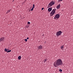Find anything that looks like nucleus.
Listing matches in <instances>:
<instances>
[{"label":"nucleus","mask_w":73,"mask_h":73,"mask_svg":"<svg viewBox=\"0 0 73 73\" xmlns=\"http://www.w3.org/2000/svg\"><path fill=\"white\" fill-rule=\"evenodd\" d=\"M62 64H63V63H62V60L58 59L56 60V62H54L53 65L56 68V67H57V66H60V65H61Z\"/></svg>","instance_id":"1"},{"label":"nucleus","mask_w":73,"mask_h":73,"mask_svg":"<svg viewBox=\"0 0 73 73\" xmlns=\"http://www.w3.org/2000/svg\"><path fill=\"white\" fill-rule=\"evenodd\" d=\"M56 13V9H52V11L50 13V16H53Z\"/></svg>","instance_id":"2"},{"label":"nucleus","mask_w":73,"mask_h":73,"mask_svg":"<svg viewBox=\"0 0 73 73\" xmlns=\"http://www.w3.org/2000/svg\"><path fill=\"white\" fill-rule=\"evenodd\" d=\"M55 4V3L54 2V1H52L48 4V7H52V5H54Z\"/></svg>","instance_id":"3"},{"label":"nucleus","mask_w":73,"mask_h":73,"mask_svg":"<svg viewBox=\"0 0 73 73\" xmlns=\"http://www.w3.org/2000/svg\"><path fill=\"white\" fill-rule=\"evenodd\" d=\"M62 33L61 31H57L56 32V35L57 37H58L59 36H60L61 34Z\"/></svg>","instance_id":"4"},{"label":"nucleus","mask_w":73,"mask_h":73,"mask_svg":"<svg viewBox=\"0 0 73 73\" xmlns=\"http://www.w3.org/2000/svg\"><path fill=\"white\" fill-rule=\"evenodd\" d=\"M60 15L57 14H56L54 17V19H59L60 17Z\"/></svg>","instance_id":"5"},{"label":"nucleus","mask_w":73,"mask_h":73,"mask_svg":"<svg viewBox=\"0 0 73 73\" xmlns=\"http://www.w3.org/2000/svg\"><path fill=\"white\" fill-rule=\"evenodd\" d=\"M43 48V47L41 45H40L38 47V49H42Z\"/></svg>","instance_id":"6"},{"label":"nucleus","mask_w":73,"mask_h":73,"mask_svg":"<svg viewBox=\"0 0 73 73\" xmlns=\"http://www.w3.org/2000/svg\"><path fill=\"white\" fill-rule=\"evenodd\" d=\"M52 10V7L49 8L48 9V12H50Z\"/></svg>","instance_id":"7"},{"label":"nucleus","mask_w":73,"mask_h":73,"mask_svg":"<svg viewBox=\"0 0 73 73\" xmlns=\"http://www.w3.org/2000/svg\"><path fill=\"white\" fill-rule=\"evenodd\" d=\"M60 5H61L58 4L56 8L57 9H60Z\"/></svg>","instance_id":"8"},{"label":"nucleus","mask_w":73,"mask_h":73,"mask_svg":"<svg viewBox=\"0 0 73 73\" xmlns=\"http://www.w3.org/2000/svg\"><path fill=\"white\" fill-rule=\"evenodd\" d=\"M64 46H62L60 47V49L62 50H64Z\"/></svg>","instance_id":"9"},{"label":"nucleus","mask_w":73,"mask_h":73,"mask_svg":"<svg viewBox=\"0 0 73 73\" xmlns=\"http://www.w3.org/2000/svg\"><path fill=\"white\" fill-rule=\"evenodd\" d=\"M4 39V38H1L0 39V42H1V41H3V40Z\"/></svg>","instance_id":"10"},{"label":"nucleus","mask_w":73,"mask_h":73,"mask_svg":"<svg viewBox=\"0 0 73 73\" xmlns=\"http://www.w3.org/2000/svg\"><path fill=\"white\" fill-rule=\"evenodd\" d=\"M21 56H19L18 57V58L19 60H21Z\"/></svg>","instance_id":"11"},{"label":"nucleus","mask_w":73,"mask_h":73,"mask_svg":"<svg viewBox=\"0 0 73 73\" xmlns=\"http://www.w3.org/2000/svg\"><path fill=\"white\" fill-rule=\"evenodd\" d=\"M5 52H6L7 53V52H8V50L7 49V48L5 49Z\"/></svg>","instance_id":"12"},{"label":"nucleus","mask_w":73,"mask_h":73,"mask_svg":"<svg viewBox=\"0 0 73 73\" xmlns=\"http://www.w3.org/2000/svg\"><path fill=\"white\" fill-rule=\"evenodd\" d=\"M11 50H9L7 52V53H9V52H11Z\"/></svg>","instance_id":"13"},{"label":"nucleus","mask_w":73,"mask_h":73,"mask_svg":"<svg viewBox=\"0 0 73 73\" xmlns=\"http://www.w3.org/2000/svg\"><path fill=\"white\" fill-rule=\"evenodd\" d=\"M59 72H62V70L61 69H60L59 70Z\"/></svg>","instance_id":"14"},{"label":"nucleus","mask_w":73,"mask_h":73,"mask_svg":"<svg viewBox=\"0 0 73 73\" xmlns=\"http://www.w3.org/2000/svg\"><path fill=\"white\" fill-rule=\"evenodd\" d=\"M33 9H34V8H33H33L31 9V11H33Z\"/></svg>","instance_id":"15"},{"label":"nucleus","mask_w":73,"mask_h":73,"mask_svg":"<svg viewBox=\"0 0 73 73\" xmlns=\"http://www.w3.org/2000/svg\"><path fill=\"white\" fill-rule=\"evenodd\" d=\"M27 23H28V24H29V25L31 24V23H30V22H28Z\"/></svg>","instance_id":"16"},{"label":"nucleus","mask_w":73,"mask_h":73,"mask_svg":"<svg viewBox=\"0 0 73 73\" xmlns=\"http://www.w3.org/2000/svg\"><path fill=\"white\" fill-rule=\"evenodd\" d=\"M33 8H35V4H33Z\"/></svg>","instance_id":"17"},{"label":"nucleus","mask_w":73,"mask_h":73,"mask_svg":"<svg viewBox=\"0 0 73 73\" xmlns=\"http://www.w3.org/2000/svg\"><path fill=\"white\" fill-rule=\"evenodd\" d=\"M25 41L26 42H27V39H25Z\"/></svg>","instance_id":"18"},{"label":"nucleus","mask_w":73,"mask_h":73,"mask_svg":"<svg viewBox=\"0 0 73 73\" xmlns=\"http://www.w3.org/2000/svg\"><path fill=\"white\" fill-rule=\"evenodd\" d=\"M29 28V26H27L26 27V28Z\"/></svg>","instance_id":"19"},{"label":"nucleus","mask_w":73,"mask_h":73,"mask_svg":"<svg viewBox=\"0 0 73 73\" xmlns=\"http://www.w3.org/2000/svg\"><path fill=\"white\" fill-rule=\"evenodd\" d=\"M9 12H10V10H8L7 11V13H9Z\"/></svg>","instance_id":"20"},{"label":"nucleus","mask_w":73,"mask_h":73,"mask_svg":"<svg viewBox=\"0 0 73 73\" xmlns=\"http://www.w3.org/2000/svg\"><path fill=\"white\" fill-rule=\"evenodd\" d=\"M46 60L45 59L44 60V62H46Z\"/></svg>","instance_id":"21"},{"label":"nucleus","mask_w":73,"mask_h":73,"mask_svg":"<svg viewBox=\"0 0 73 73\" xmlns=\"http://www.w3.org/2000/svg\"><path fill=\"white\" fill-rule=\"evenodd\" d=\"M44 9V8H42L41 9V10H43Z\"/></svg>","instance_id":"22"},{"label":"nucleus","mask_w":73,"mask_h":73,"mask_svg":"<svg viewBox=\"0 0 73 73\" xmlns=\"http://www.w3.org/2000/svg\"><path fill=\"white\" fill-rule=\"evenodd\" d=\"M29 37L27 38V40H28V39H29Z\"/></svg>","instance_id":"23"},{"label":"nucleus","mask_w":73,"mask_h":73,"mask_svg":"<svg viewBox=\"0 0 73 73\" xmlns=\"http://www.w3.org/2000/svg\"><path fill=\"white\" fill-rule=\"evenodd\" d=\"M63 0H60V1H62Z\"/></svg>","instance_id":"24"},{"label":"nucleus","mask_w":73,"mask_h":73,"mask_svg":"<svg viewBox=\"0 0 73 73\" xmlns=\"http://www.w3.org/2000/svg\"><path fill=\"white\" fill-rule=\"evenodd\" d=\"M7 51H8H8L9 50V49H7Z\"/></svg>","instance_id":"25"}]
</instances>
